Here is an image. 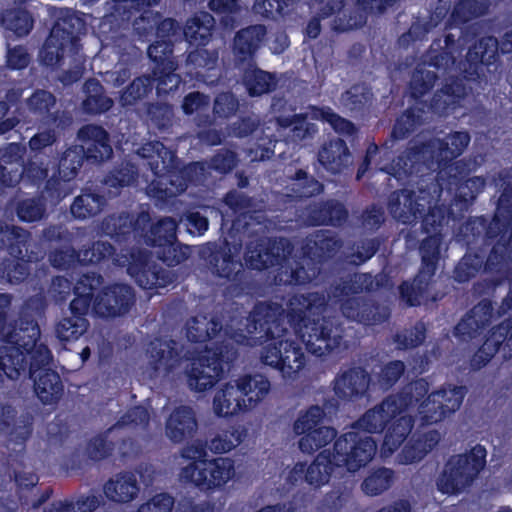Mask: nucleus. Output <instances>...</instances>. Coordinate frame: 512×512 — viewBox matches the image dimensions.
<instances>
[{"mask_svg":"<svg viewBox=\"0 0 512 512\" xmlns=\"http://www.w3.org/2000/svg\"><path fill=\"white\" fill-rule=\"evenodd\" d=\"M306 221L311 226H343L349 217L346 206L336 200L327 199L310 204L306 208Z\"/></svg>","mask_w":512,"mask_h":512,"instance_id":"obj_38","label":"nucleus"},{"mask_svg":"<svg viewBox=\"0 0 512 512\" xmlns=\"http://www.w3.org/2000/svg\"><path fill=\"white\" fill-rule=\"evenodd\" d=\"M423 122L421 111L409 107L395 120L391 131L393 140L407 139Z\"/></svg>","mask_w":512,"mask_h":512,"instance_id":"obj_62","label":"nucleus"},{"mask_svg":"<svg viewBox=\"0 0 512 512\" xmlns=\"http://www.w3.org/2000/svg\"><path fill=\"white\" fill-rule=\"evenodd\" d=\"M463 386L443 387L430 393L426 401L420 405L419 417L421 426H429L441 422L457 411L465 397Z\"/></svg>","mask_w":512,"mask_h":512,"instance_id":"obj_27","label":"nucleus"},{"mask_svg":"<svg viewBox=\"0 0 512 512\" xmlns=\"http://www.w3.org/2000/svg\"><path fill=\"white\" fill-rule=\"evenodd\" d=\"M267 36L264 24H252L238 30L232 40V54L237 66L255 62Z\"/></svg>","mask_w":512,"mask_h":512,"instance_id":"obj_32","label":"nucleus"},{"mask_svg":"<svg viewBox=\"0 0 512 512\" xmlns=\"http://www.w3.org/2000/svg\"><path fill=\"white\" fill-rule=\"evenodd\" d=\"M342 245L341 239L326 230L316 231L307 237L302 246V261L291 269L287 283L310 284L320 275L323 264L332 259Z\"/></svg>","mask_w":512,"mask_h":512,"instance_id":"obj_14","label":"nucleus"},{"mask_svg":"<svg viewBox=\"0 0 512 512\" xmlns=\"http://www.w3.org/2000/svg\"><path fill=\"white\" fill-rule=\"evenodd\" d=\"M241 81L250 97H259L273 92L278 83L275 73L259 68L255 62L245 64Z\"/></svg>","mask_w":512,"mask_h":512,"instance_id":"obj_43","label":"nucleus"},{"mask_svg":"<svg viewBox=\"0 0 512 512\" xmlns=\"http://www.w3.org/2000/svg\"><path fill=\"white\" fill-rule=\"evenodd\" d=\"M290 181L289 189L298 200L310 199L324 192V184L304 169H297Z\"/></svg>","mask_w":512,"mask_h":512,"instance_id":"obj_58","label":"nucleus"},{"mask_svg":"<svg viewBox=\"0 0 512 512\" xmlns=\"http://www.w3.org/2000/svg\"><path fill=\"white\" fill-rule=\"evenodd\" d=\"M103 284L104 278L98 272H87L78 278L73 287L74 298L69 304L71 315L63 317L55 326L56 337L61 342L76 341L88 330L90 310L103 319L123 316L131 310L136 298L130 285Z\"/></svg>","mask_w":512,"mask_h":512,"instance_id":"obj_4","label":"nucleus"},{"mask_svg":"<svg viewBox=\"0 0 512 512\" xmlns=\"http://www.w3.org/2000/svg\"><path fill=\"white\" fill-rule=\"evenodd\" d=\"M174 42L171 39H156L148 46L147 54L154 63L153 75L158 76L157 95H166L176 90L181 81L175 73L177 63L173 59Z\"/></svg>","mask_w":512,"mask_h":512,"instance_id":"obj_24","label":"nucleus"},{"mask_svg":"<svg viewBox=\"0 0 512 512\" xmlns=\"http://www.w3.org/2000/svg\"><path fill=\"white\" fill-rule=\"evenodd\" d=\"M399 412L385 428V435L382 443V453L392 455L406 441L414 427V418L410 415Z\"/></svg>","mask_w":512,"mask_h":512,"instance_id":"obj_45","label":"nucleus"},{"mask_svg":"<svg viewBox=\"0 0 512 512\" xmlns=\"http://www.w3.org/2000/svg\"><path fill=\"white\" fill-rule=\"evenodd\" d=\"M197 419L190 406L176 407L166 422V435L174 443H182L193 437L197 430Z\"/></svg>","mask_w":512,"mask_h":512,"instance_id":"obj_42","label":"nucleus"},{"mask_svg":"<svg viewBox=\"0 0 512 512\" xmlns=\"http://www.w3.org/2000/svg\"><path fill=\"white\" fill-rule=\"evenodd\" d=\"M82 250L77 251L72 244H66L51 250L48 254L50 265L58 270L66 271L77 263H83Z\"/></svg>","mask_w":512,"mask_h":512,"instance_id":"obj_64","label":"nucleus"},{"mask_svg":"<svg viewBox=\"0 0 512 512\" xmlns=\"http://www.w3.org/2000/svg\"><path fill=\"white\" fill-rule=\"evenodd\" d=\"M47 177V165L33 156L24 163L18 145H11L0 156V188L15 187L20 182L39 188Z\"/></svg>","mask_w":512,"mask_h":512,"instance_id":"obj_20","label":"nucleus"},{"mask_svg":"<svg viewBox=\"0 0 512 512\" xmlns=\"http://www.w3.org/2000/svg\"><path fill=\"white\" fill-rule=\"evenodd\" d=\"M106 204L107 199L104 195L83 189L81 194L74 198L70 212L75 219L84 220L98 215Z\"/></svg>","mask_w":512,"mask_h":512,"instance_id":"obj_53","label":"nucleus"},{"mask_svg":"<svg viewBox=\"0 0 512 512\" xmlns=\"http://www.w3.org/2000/svg\"><path fill=\"white\" fill-rule=\"evenodd\" d=\"M401 412L391 396L384 398L379 404L368 409L352 426L351 432L368 434L382 433L395 414ZM373 439V437L371 436Z\"/></svg>","mask_w":512,"mask_h":512,"instance_id":"obj_35","label":"nucleus"},{"mask_svg":"<svg viewBox=\"0 0 512 512\" xmlns=\"http://www.w3.org/2000/svg\"><path fill=\"white\" fill-rule=\"evenodd\" d=\"M215 20L208 12H200L189 18L183 27V36L191 46L204 47L212 37Z\"/></svg>","mask_w":512,"mask_h":512,"instance_id":"obj_47","label":"nucleus"},{"mask_svg":"<svg viewBox=\"0 0 512 512\" xmlns=\"http://www.w3.org/2000/svg\"><path fill=\"white\" fill-rule=\"evenodd\" d=\"M85 98L82 101V110L88 115H101L113 106V100L105 93L101 82L96 78H89L83 85Z\"/></svg>","mask_w":512,"mask_h":512,"instance_id":"obj_48","label":"nucleus"},{"mask_svg":"<svg viewBox=\"0 0 512 512\" xmlns=\"http://www.w3.org/2000/svg\"><path fill=\"white\" fill-rule=\"evenodd\" d=\"M12 299L11 294L0 293V340L7 344L0 347V384L4 377L10 380L28 377L42 404H56L64 386L58 372L50 367L53 360L50 349L39 342L41 331L35 317L21 311L5 332Z\"/></svg>","mask_w":512,"mask_h":512,"instance_id":"obj_3","label":"nucleus"},{"mask_svg":"<svg viewBox=\"0 0 512 512\" xmlns=\"http://www.w3.org/2000/svg\"><path fill=\"white\" fill-rule=\"evenodd\" d=\"M351 153L345 140L331 139L318 152L319 163L332 174L342 173L350 164Z\"/></svg>","mask_w":512,"mask_h":512,"instance_id":"obj_44","label":"nucleus"},{"mask_svg":"<svg viewBox=\"0 0 512 512\" xmlns=\"http://www.w3.org/2000/svg\"><path fill=\"white\" fill-rule=\"evenodd\" d=\"M82 27L81 19L74 13L61 12L40 49L39 57L42 64L47 67L59 66L65 56L77 61L82 51Z\"/></svg>","mask_w":512,"mask_h":512,"instance_id":"obj_13","label":"nucleus"},{"mask_svg":"<svg viewBox=\"0 0 512 512\" xmlns=\"http://www.w3.org/2000/svg\"><path fill=\"white\" fill-rule=\"evenodd\" d=\"M133 29L142 41L149 40L153 34L156 39L178 40L183 34V28L173 18L161 19V14L153 11H144L133 22Z\"/></svg>","mask_w":512,"mask_h":512,"instance_id":"obj_31","label":"nucleus"},{"mask_svg":"<svg viewBox=\"0 0 512 512\" xmlns=\"http://www.w3.org/2000/svg\"><path fill=\"white\" fill-rule=\"evenodd\" d=\"M56 104V97L44 89H36L29 98L23 102V89L10 88L5 92L4 99L0 101V136L4 135L21 122H29L28 113L37 118H49L55 122L58 111L51 113Z\"/></svg>","mask_w":512,"mask_h":512,"instance_id":"obj_11","label":"nucleus"},{"mask_svg":"<svg viewBox=\"0 0 512 512\" xmlns=\"http://www.w3.org/2000/svg\"><path fill=\"white\" fill-rule=\"evenodd\" d=\"M218 60L219 53L216 49L208 50L196 47L187 55L185 73L191 80L212 84L218 79Z\"/></svg>","mask_w":512,"mask_h":512,"instance_id":"obj_36","label":"nucleus"},{"mask_svg":"<svg viewBox=\"0 0 512 512\" xmlns=\"http://www.w3.org/2000/svg\"><path fill=\"white\" fill-rule=\"evenodd\" d=\"M487 0H458L445 23V29L463 25L485 15L489 10Z\"/></svg>","mask_w":512,"mask_h":512,"instance_id":"obj_49","label":"nucleus"},{"mask_svg":"<svg viewBox=\"0 0 512 512\" xmlns=\"http://www.w3.org/2000/svg\"><path fill=\"white\" fill-rule=\"evenodd\" d=\"M324 417L325 411L322 407L311 405L295 420L293 430L296 435L301 436L298 445L303 453L312 454L336 438L335 428L322 425Z\"/></svg>","mask_w":512,"mask_h":512,"instance_id":"obj_21","label":"nucleus"},{"mask_svg":"<svg viewBox=\"0 0 512 512\" xmlns=\"http://www.w3.org/2000/svg\"><path fill=\"white\" fill-rule=\"evenodd\" d=\"M434 152L432 142L415 143L392 161L389 174L400 178L412 175L423 180L430 185L434 197L444 192L447 183L469 178L472 170L470 160H433Z\"/></svg>","mask_w":512,"mask_h":512,"instance_id":"obj_7","label":"nucleus"},{"mask_svg":"<svg viewBox=\"0 0 512 512\" xmlns=\"http://www.w3.org/2000/svg\"><path fill=\"white\" fill-rule=\"evenodd\" d=\"M13 478L17 487L19 502L22 506H30L32 509H38L45 502H47L53 494V489L48 487L40 494L38 498L29 502L28 499L22 495V493L24 491L33 490L37 486L39 482L38 475L34 472L14 470Z\"/></svg>","mask_w":512,"mask_h":512,"instance_id":"obj_55","label":"nucleus"},{"mask_svg":"<svg viewBox=\"0 0 512 512\" xmlns=\"http://www.w3.org/2000/svg\"><path fill=\"white\" fill-rule=\"evenodd\" d=\"M153 175L155 178L147 186V195L161 204L168 203L185 192L188 187L185 177L182 173L172 170V165L166 171Z\"/></svg>","mask_w":512,"mask_h":512,"instance_id":"obj_37","label":"nucleus"},{"mask_svg":"<svg viewBox=\"0 0 512 512\" xmlns=\"http://www.w3.org/2000/svg\"><path fill=\"white\" fill-rule=\"evenodd\" d=\"M270 382L262 374H246L236 380V384L226 383L213 397V410L216 416L229 418L254 407L269 392Z\"/></svg>","mask_w":512,"mask_h":512,"instance_id":"obj_12","label":"nucleus"},{"mask_svg":"<svg viewBox=\"0 0 512 512\" xmlns=\"http://www.w3.org/2000/svg\"><path fill=\"white\" fill-rule=\"evenodd\" d=\"M376 451L377 443L371 437L346 432L335 439L333 451L322 450L310 465L305 463L306 483L315 488L327 484L335 468L357 472L374 458Z\"/></svg>","mask_w":512,"mask_h":512,"instance_id":"obj_8","label":"nucleus"},{"mask_svg":"<svg viewBox=\"0 0 512 512\" xmlns=\"http://www.w3.org/2000/svg\"><path fill=\"white\" fill-rule=\"evenodd\" d=\"M222 329L221 322L207 316L191 318L186 325V337L191 343H205L218 335Z\"/></svg>","mask_w":512,"mask_h":512,"instance_id":"obj_56","label":"nucleus"},{"mask_svg":"<svg viewBox=\"0 0 512 512\" xmlns=\"http://www.w3.org/2000/svg\"><path fill=\"white\" fill-rule=\"evenodd\" d=\"M429 395V383L424 378H419L401 388L398 393L390 396L401 412L415 407L419 412L420 405L426 401Z\"/></svg>","mask_w":512,"mask_h":512,"instance_id":"obj_51","label":"nucleus"},{"mask_svg":"<svg viewBox=\"0 0 512 512\" xmlns=\"http://www.w3.org/2000/svg\"><path fill=\"white\" fill-rule=\"evenodd\" d=\"M492 300L484 298L474 305L454 327V335L460 341L469 342L482 334L494 319Z\"/></svg>","mask_w":512,"mask_h":512,"instance_id":"obj_30","label":"nucleus"},{"mask_svg":"<svg viewBox=\"0 0 512 512\" xmlns=\"http://www.w3.org/2000/svg\"><path fill=\"white\" fill-rule=\"evenodd\" d=\"M284 238H266L246 246L245 260L253 270L263 271L279 265L284 252Z\"/></svg>","mask_w":512,"mask_h":512,"instance_id":"obj_34","label":"nucleus"},{"mask_svg":"<svg viewBox=\"0 0 512 512\" xmlns=\"http://www.w3.org/2000/svg\"><path fill=\"white\" fill-rule=\"evenodd\" d=\"M30 235L17 226H9L0 220V250H6L13 260H5L2 273L8 282L18 284L30 274V263L33 258L29 254Z\"/></svg>","mask_w":512,"mask_h":512,"instance_id":"obj_18","label":"nucleus"},{"mask_svg":"<svg viewBox=\"0 0 512 512\" xmlns=\"http://www.w3.org/2000/svg\"><path fill=\"white\" fill-rule=\"evenodd\" d=\"M101 229L119 245L133 240L154 249L156 257L168 267L181 264L189 255L188 246L178 241V224L171 217L161 218L152 224L148 212L142 211L136 216L122 212L104 218Z\"/></svg>","mask_w":512,"mask_h":512,"instance_id":"obj_5","label":"nucleus"},{"mask_svg":"<svg viewBox=\"0 0 512 512\" xmlns=\"http://www.w3.org/2000/svg\"><path fill=\"white\" fill-rule=\"evenodd\" d=\"M137 177V169L132 163H125L115 166L103 178V185L110 194L117 196L120 190L131 185Z\"/></svg>","mask_w":512,"mask_h":512,"instance_id":"obj_59","label":"nucleus"},{"mask_svg":"<svg viewBox=\"0 0 512 512\" xmlns=\"http://www.w3.org/2000/svg\"><path fill=\"white\" fill-rule=\"evenodd\" d=\"M236 355V349L228 342H216L212 347H206L187 371L190 390L205 392L214 387L223 377L225 365L233 362Z\"/></svg>","mask_w":512,"mask_h":512,"instance_id":"obj_17","label":"nucleus"},{"mask_svg":"<svg viewBox=\"0 0 512 512\" xmlns=\"http://www.w3.org/2000/svg\"><path fill=\"white\" fill-rule=\"evenodd\" d=\"M137 153L147 160V165L153 174L166 171L176 158L175 153L158 140L144 143Z\"/></svg>","mask_w":512,"mask_h":512,"instance_id":"obj_52","label":"nucleus"},{"mask_svg":"<svg viewBox=\"0 0 512 512\" xmlns=\"http://www.w3.org/2000/svg\"><path fill=\"white\" fill-rule=\"evenodd\" d=\"M198 255L213 277L227 282L241 281L244 274L242 263L232 254L227 241L207 242L201 246Z\"/></svg>","mask_w":512,"mask_h":512,"instance_id":"obj_23","label":"nucleus"},{"mask_svg":"<svg viewBox=\"0 0 512 512\" xmlns=\"http://www.w3.org/2000/svg\"><path fill=\"white\" fill-rule=\"evenodd\" d=\"M504 360L512 358V319H505L494 326L486 335L483 344L470 358V367L477 371L485 367L497 354Z\"/></svg>","mask_w":512,"mask_h":512,"instance_id":"obj_28","label":"nucleus"},{"mask_svg":"<svg viewBox=\"0 0 512 512\" xmlns=\"http://www.w3.org/2000/svg\"><path fill=\"white\" fill-rule=\"evenodd\" d=\"M103 491L112 502L129 503L138 496L140 487L133 473L121 472L104 484Z\"/></svg>","mask_w":512,"mask_h":512,"instance_id":"obj_46","label":"nucleus"},{"mask_svg":"<svg viewBox=\"0 0 512 512\" xmlns=\"http://www.w3.org/2000/svg\"><path fill=\"white\" fill-rule=\"evenodd\" d=\"M426 332L424 322L417 321L412 327L396 332L393 341L399 350L417 348L424 343Z\"/></svg>","mask_w":512,"mask_h":512,"instance_id":"obj_63","label":"nucleus"},{"mask_svg":"<svg viewBox=\"0 0 512 512\" xmlns=\"http://www.w3.org/2000/svg\"><path fill=\"white\" fill-rule=\"evenodd\" d=\"M158 85V76L142 75L136 77L120 93L119 102L122 107L133 106L148 96Z\"/></svg>","mask_w":512,"mask_h":512,"instance_id":"obj_57","label":"nucleus"},{"mask_svg":"<svg viewBox=\"0 0 512 512\" xmlns=\"http://www.w3.org/2000/svg\"><path fill=\"white\" fill-rule=\"evenodd\" d=\"M34 23L32 13L26 8L6 9L0 16L1 26L18 38L27 36L32 31Z\"/></svg>","mask_w":512,"mask_h":512,"instance_id":"obj_54","label":"nucleus"},{"mask_svg":"<svg viewBox=\"0 0 512 512\" xmlns=\"http://www.w3.org/2000/svg\"><path fill=\"white\" fill-rule=\"evenodd\" d=\"M443 43L444 45H442L441 39H434L432 41L428 52V64L436 69H443L445 71L456 67L464 77L460 67L461 63L465 61V59L457 61V58L461 55L463 48L452 33L445 34Z\"/></svg>","mask_w":512,"mask_h":512,"instance_id":"obj_40","label":"nucleus"},{"mask_svg":"<svg viewBox=\"0 0 512 512\" xmlns=\"http://www.w3.org/2000/svg\"><path fill=\"white\" fill-rule=\"evenodd\" d=\"M146 355L151 377H169L182 362V351L173 339L154 338L147 346Z\"/></svg>","mask_w":512,"mask_h":512,"instance_id":"obj_29","label":"nucleus"},{"mask_svg":"<svg viewBox=\"0 0 512 512\" xmlns=\"http://www.w3.org/2000/svg\"><path fill=\"white\" fill-rule=\"evenodd\" d=\"M494 182L503 189L492 217H469L455 234L456 242L466 247V253L454 269V279L465 283L483 271L498 276L495 285L507 280L509 291L497 311L501 317L512 312V175L499 171Z\"/></svg>","mask_w":512,"mask_h":512,"instance_id":"obj_2","label":"nucleus"},{"mask_svg":"<svg viewBox=\"0 0 512 512\" xmlns=\"http://www.w3.org/2000/svg\"><path fill=\"white\" fill-rule=\"evenodd\" d=\"M394 480V471L390 468L374 469L363 480L361 488L366 495L377 496L388 490Z\"/></svg>","mask_w":512,"mask_h":512,"instance_id":"obj_61","label":"nucleus"},{"mask_svg":"<svg viewBox=\"0 0 512 512\" xmlns=\"http://www.w3.org/2000/svg\"><path fill=\"white\" fill-rule=\"evenodd\" d=\"M421 265L412 280H404L398 286L400 299L408 307H417L427 299L438 268L441 255V234L431 233L419 246Z\"/></svg>","mask_w":512,"mask_h":512,"instance_id":"obj_15","label":"nucleus"},{"mask_svg":"<svg viewBox=\"0 0 512 512\" xmlns=\"http://www.w3.org/2000/svg\"><path fill=\"white\" fill-rule=\"evenodd\" d=\"M316 16L321 20L334 16L332 29L338 33L361 27L365 23L361 15L357 17L356 11L345 9L342 0H319Z\"/></svg>","mask_w":512,"mask_h":512,"instance_id":"obj_41","label":"nucleus"},{"mask_svg":"<svg viewBox=\"0 0 512 512\" xmlns=\"http://www.w3.org/2000/svg\"><path fill=\"white\" fill-rule=\"evenodd\" d=\"M485 186L486 178L474 176L457 182H449L444 186V191L448 196H452L450 203L456 208L458 214L464 215Z\"/></svg>","mask_w":512,"mask_h":512,"instance_id":"obj_39","label":"nucleus"},{"mask_svg":"<svg viewBox=\"0 0 512 512\" xmlns=\"http://www.w3.org/2000/svg\"><path fill=\"white\" fill-rule=\"evenodd\" d=\"M486 457L487 451L481 444L450 456L438 478V490L444 494H458L470 487L484 469Z\"/></svg>","mask_w":512,"mask_h":512,"instance_id":"obj_16","label":"nucleus"},{"mask_svg":"<svg viewBox=\"0 0 512 512\" xmlns=\"http://www.w3.org/2000/svg\"><path fill=\"white\" fill-rule=\"evenodd\" d=\"M398 182L412 189H399L393 191L387 202V209L391 216L405 225H412L421 220V228L427 233H440L445 220H456L463 215L458 214L456 208L449 203L445 205L443 193L434 197L428 183L414 177H394Z\"/></svg>","mask_w":512,"mask_h":512,"instance_id":"obj_6","label":"nucleus"},{"mask_svg":"<svg viewBox=\"0 0 512 512\" xmlns=\"http://www.w3.org/2000/svg\"><path fill=\"white\" fill-rule=\"evenodd\" d=\"M127 260V272L135 279L137 284L140 283L146 272H148L154 265L151 261V253L143 248L132 247L125 255Z\"/></svg>","mask_w":512,"mask_h":512,"instance_id":"obj_60","label":"nucleus"},{"mask_svg":"<svg viewBox=\"0 0 512 512\" xmlns=\"http://www.w3.org/2000/svg\"><path fill=\"white\" fill-rule=\"evenodd\" d=\"M327 301L323 293L294 295L286 311L281 304L265 301L254 305L247 318L246 329L251 338L263 346L261 361L278 370L284 379H292L305 366L301 345L285 338L286 324L300 335L307 351L324 357L343 343L342 329L323 316Z\"/></svg>","mask_w":512,"mask_h":512,"instance_id":"obj_1","label":"nucleus"},{"mask_svg":"<svg viewBox=\"0 0 512 512\" xmlns=\"http://www.w3.org/2000/svg\"><path fill=\"white\" fill-rule=\"evenodd\" d=\"M470 135L466 131L450 133L442 139L427 140L432 142L434 148L433 160H455L459 157L470 143Z\"/></svg>","mask_w":512,"mask_h":512,"instance_id":"obj_50","label":"nucleus"},{"mask_svg":"<svg viewBox=\"0 0 512 512\" xmlns=\"http://www.w3.org/2000/svg\"><path fill=\"white\" fill-rule=\"evenodd\" d=\"M363 292L356 273L333 287L343 317L365 327L387 322L391 316L390 308L371 296L360 295Z\"/></svg>","mask_w":512,"mask_h":512,"instance_id":"obj_10","label":"nucleus"},{"mask_svg":"<svg viewBox=\"0 0 512 512\" xmlns=\"http://www.w3.org/2000/svg\"><path fill=\"white\" fill-rule=\"evenodd\" d=\"M234 472L233 460L217 457L188 464L182 469L181 476L201 491H212L223 487L233 477Z\"/></svg>","mask_w":512,"mask_h":512,"instance_id":"obj_22","label":"nucleus"},{"mask_svg":"<svg viewBox=\"0 0 512 512\" xmlns=\"http://www.w3.org/2000/svg\"><path fill=\"white\" fill-rule=\"evenodd\" d=\"M82 145L68 147L59 157L57 173L65 179H75L86 160L98 164L110 159L113 149L109 133L100 125L87 124L78 131Z\"/></svg>","mask_w":512,"mask_h":512,"instance_id":"obj_9","label":"nucleus"},{"mask_svg":"<svg viewBox=\"0 0 512 512\" xmlns=\"http://www.w3.org/2000/svg\"><path fill=\"white\" fill-rule=\"evenodd\" d=\"M34 431V416L27 410H18L9 402H0V436L19 446L17 457L23 458L27 441Z\"/></svg>","mask_w":512,"mask_h":512,"instance_id":"obj_26","label":"nucleus"},{"mask_svg":"<svg viewBox=\"0 0 512 512\" xmlns=\"http://www.w3.org/2000/svg\"><path fill=\"white\" fill-rule=\"evenodd\" d=\"M370 373L361 366L350 367L338 373L333 380V391L342 401H357L368 394Z\"/></svg>","mask_w":512,"mask_h":512,"instance_id":"obj_33","label":"nucleus"},{"mask_svg":"<svg viewBox=\"0 0 512 512\" xmlns=\"http://www.w3.org/2000/svg\"><path fill=\"white\" fill-rule=\"evenodd\" d=\"M174 42L171 39H156L148 46L147 54L154 63L153 75L158 76L157 95H166L176 90L181 81L175 73L177 63L173 59Z\"/></svg>","mask_w":512,"mask_h":512,"instance_id":"obj_25","label":"nucleus"},{"mask_svg":"<svg viewBox=\"0 0 512 512\" xmlns=\"http://www.w3.org/2000/svg\"><path fill=\"white\" fill-rule=\"evenodd\" d=\"M498 48L503 54L512 53V27L504 32L499 42L495 37L486 36L469 47L460 67L464 79L478 81L486 72H491L490 67L499 59Z\"/></svg>","mask_w":512,"mask_h":512,"instance_id":"obj_19","label":"nucleus"}]
</instances>
